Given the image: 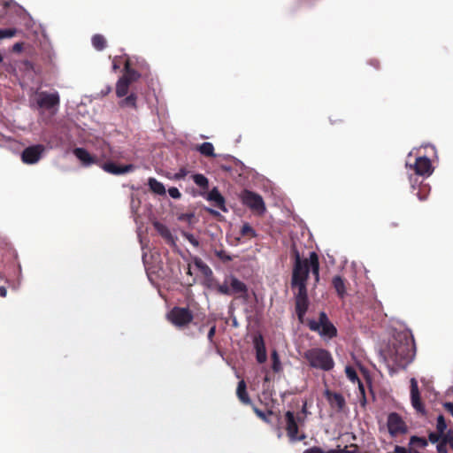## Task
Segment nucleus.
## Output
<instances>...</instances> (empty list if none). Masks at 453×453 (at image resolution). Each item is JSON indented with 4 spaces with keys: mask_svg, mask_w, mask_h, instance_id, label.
Returning a JSON list of instances; mask_svg holds the SVG:
<instances>
[{
    "mask_svg": "<svg viewBox=\"0 0 453 453\" xmlns=\"http://www.w3.org/2000/svg\"><path fill=\"white\" fill-rule=\"evenodd\" d=\"M149 187L152 192L157 195H165V188L163 183L157 180L155 178H150L148 180Z\"/></svg>",
    "mask_w": 453,
    "mask_h": 453,
    "instance_id": "nucleus-27",
    "label": "nucleus"
},
{
    "mask_svg": "<svg viewBox=\"0 0 453 453\" xmlns=\"http://www.w3.org/2000/svg\"><path fill=\"white\" fill-rule=\"evenodd\" d=\"M208 200L213 202L215 206H217L219 209L222 210L223 211H226L225 198L216 188L209 192Z\"/></svg>",
    "mask_w": 453,
    "mask_h": 453,
    "instance_id": "nucleus-20",
    "label": "nucleus"
},
{
    "mask_svg": "<svg viewBox=\"0 0 453 453\" xmlns=\"http://www.w3.org/2000/svg\"><path fill=\"white\" fill-rule=\"evenodd\" d=\"M303 453H343V452L334 451V450L325 452V451H323L322 449H320L319 448H312V449L305 450Z\"/></svg>",
    "mask_w": 453,
    "mask_h": 453,
    "instance_id": "nucleus-42",
    "label": "nucleus"
},
{
    "mask_svg": "<svg viewBox=\"0 0 453 453\" xmlns=\"http://www.w3.org/2000/svg\"><path fill=\"white\" fill-rule=\"evenodd\" d=\"M17 34L16 28H5V29H0V40L5 39V38H12L15 36Z\"/></svg>",
    "mask_w": 453,
    "mask_h": 453,
    "instance_id": "nucleus-35",
    "label": "nucleus"
},
{
    "mask_svg": "<svg viewBox=\"0 0 453 453\" xmlns=\"http://www.w3.org/2000/svg\"><path fill=\"white\" fill-rule=\"evenodd\" d=\"M333 285H334V288H335L337 294L341 297H343L346 293V288H345V284H344L342 278L340 276L334 277Z\"/></svg>",
    "mask_w": 453,
    "mask_h": 453,
    "instance_id": "nucleus-28",
    "label": "nucleus"
},
{
    "mask_svg": "<svg viewBox=\"0 0 453 453\" xmlns=\"http://www.w3.org/2000/svg\"><path fill=\"white\" fill-rule=\"evenodd\" d=\"M153 226L157 232L161 235L163 239H165L168 244L172 246L175 245V238L165 225L157 221L154 222Z\"/></svg>",
    "mask_w": 453,
    "mask_h": 453,
    "instance_id": "nucleus-19",
    "label": "nucleus"
},
{
    "mask_svg": "<svg viewBox=\"0 0 453 453\" xmlns=\"http://www.w3.org/2000/svg\"><path fill=\"white\" fill-rule=\"evenodd\" d=\"M209 213L214 217H218V216H220L219 212L215 211V210H212V209H209Z\"/></svg>",
    "mask_w": 453,
    "mask_h": 453,
    "instance_id": "nucleus-50",
    "label": "nucleus"
},
{
    "mask_svg": "<svg viewBox=\"0 0 453 453\" xmlns=\"http://www.w3.org/2000/svg\"><path fill=\"white\" fill-rule=\"evenodd\" d=\"M111 88L110 86H108V87L106 88V89L102 90V93H103L104 95H107V94H109V93L111 92Z\"/></svg>",
    "mask_w": 453,
    "mask_h": 453,
    "instance_id": "nucleus-51",
    "label": "nucleus"
},
{
    "mask_svg": "<svg viewBox=\"0 0 453 453\" xmlns=\"http://www.w3.org/2000/svg\"><path fill=\"white\" fill-rule=\"evenodd\" d=\"M305 415L304 409L296 415L291 411H287L285 413L288 435L291 441H301L305 438L304 434L299 431V427L304 423Z\"/></svg>",
    "mask_w": 453,
    "mask_h": 453,
    "instance_id": "nucleus-5",
    "label": "nucleus"
},
{
    "mask_svg": "<svg viewBox=\"0 0 453 453\" xmlns=\"http://www.w3.org/2000/svg\"><path fill=\"white\" fill-rule=\"evenodd\" d=\"M305 357L311 366L329 371L334 366V360L331 354L323 349H311L305 352Z\"/></svg>",
    "mask_w": 453,
    "mask_h": 453,
    "instance_id": "nucleus-4",
    "label": "nucleus"
},
{
    "mask_svg": "<svg viewBox=\"0 0 453 453\" xmlns=\"http://www.w3.org/2000/svg\"><path fill=\"white\" fill-rule=\"evenodd\" d=\"M194 264L204 276L207 277L212 274L211 269L200 257H195Z\"/></svg>",
    "mask_w": 453,
    "mask_h": 453,
    "instance_id": "nucleus-29",
    "label": "nucleus"
},
{
    "mask_svg": "<svg viewBox=\"0 0 453 453\" xmlns=\"http://www.w3.org/2000/svg\"><path fill=\"white\" fill-rule=\"evenodd\" d=\"M215 256L224 263H228L233 260V257L228 255L224 250H215Z\"/></svg>",
    "mask_w": 453,
    "mask_h": 453,
    "instance_id": "nucleus-34",
    "label": "nucleus"
},
{
    "mask_svg": "<svg viewBox=\"0 0 453 453\" xmlns=\"http://www.w3.org/2000/svg\"><path fill=\"white\" fill-rule=\"evenodd\" d=\"M44 151L45 146L42 144L29 146L22 151L21 159L25 164H35L40 160Z\"/></svg>",
    "mask_w": 453,
    "mask_h": 453,
    "instance_id": "nucleus-10",
    "label": "nucleus"
},
{
    "mask_svg": "<svg viewBox=\"0 0 453 453\" xmlns=\"http://www.w3.org/2000/svg\"><path fill=\"white\" fill-rule=\"evenodd\" d=\"M253 410L255 411V413L262 419L264 420H266V415L265 412H263L262 411H260L259 409H257V407H253Z\"/></svg>",
    "mask_w": 453,
    "mask_h": 453,
    "instance_id": "nucleus-45",
    "label": "nucleus"
},
{
    "mask_svg": "<svg viewBox=\"0 0 453 453\" xmlns=\"http://www.w3.org/2000/svg\"><path fill=\"white\" fill-rule=\"evenodd\" d=\"M74 156L82 163L84 166H88L93 164H98L97 157L89 154L84 148H76L73 150Z\"/></svg>",
    "mask_w": 453,
    "mask_h": 453,
    "instance_id": "nucleus-17",
    "label": "nucleus"
},
{
    "mask_svg": "<svg viewBox=\"0 0 453 453\" xmlns=\"http://www.w3.org/2000/svg\"><path fill=\"white\" fill-rule=\"evenodd\" d=\"M181 234L194 247H196V248L199 247L200 242H199L198 239L194 236V234H192L188 232H182Z\"/></svg>",
    "mask_w": 453,
    "mask_h": 453,
    "instance_id": "nucleus-38",
    "label": "nucleus"
},
{
    "mask_svg": "<svg viewBox=\"0 0 453 453\" xmlns=\"http://www.w3.org/2000/svg\"><path fill=\"white\" fill-rule=\"evenodd\" d=\"M380 356L391 374L405 368L414 357V340L410 331L395 334Z\"/></svg>",
    "mask_w": 453,
    "mask_h": 453,
    "instance_id": "nucleus-2",
    "label": "nucleus"
},
{
    "mask_svg": "<svg viewBox=\"0 0 453 453\" xmlns=\"http://www.w3.org/2000/svg\"><path fill=\"white\" fill-rule=\"evenodd\" d=\"M445 435L446 434H442L439 432H437V433L432 432L429 434L428 439H429L430 442L436 443V442L441 441L442 440L443 436H445Z\"/></svg>",
    "mask_w": 453,
    "mask_h": 453,
    "instance_id": "nucleus-40",
    "label": "nucleus"
},
{
    "mask_svg": "<svg viewBox=\"0 0 453 453\" xmlns=\"http://www.w3.org/2000/svg\"><path fill=\"white\" fill-rule=\"evenodd\" d=\"M112 68L114 71H116L119 68V65L115 61H113Z\"/></svg>",
    "mask_w": 453,
    "mask_h": 453,
    "instance_id": "nucleus-54",
    "label": "nucleus"
},
{
    "mask_svg": "<svg viewBox=\"0 0 453 453\" xmlns=\"http://www.w3.org/2000/svg\"><path fill=\"white\" fill-rule=\"evenodd\" d=\"M345 372H346V375H347L348 379L350 381L357 382L358 383L359 391H360L361 395H363V403H362V404L364 405L365 403V388H364L363 384L360 382V380H359V379L357 377L356 370L354 368L350 367V366H347L345 368Z\"/></svg>",
    "mask_w": 453,
    "mask_h": 453,
    "instance_id": "nucleus-22",
    "label": "nucleus"
},
{
    "mask_svg": "<svg viewBox=\"0 0 453 453\" xmlns=\"http://www.w3.org/2000/svg\"><path fill=\"white\" fill-rule=\"evenodd\" d=\"M430 193V187L427 184H420L415 195L420 201L426 199Z\"/></svg>",
    "mask_w": 453,
    "mask_h": 453,
    "instance_id": "nucleus-31",
    "label": "nucleus"
},
{
    "mask_svg": "<svg viewBox=\"0 0 453 453\" xmlns=\"http://www.w3.org/2000/svg\"><path fill=\"white\" fill-rule=\"evenodd\" d=\"M428 441L426 439L423 437H418V436H411L410 439V446L411 449H424L427 446Z\"/></svg>",
    "mask_w": 453,
    "mask_h": 453,
    "instance_id": "nucleus-30",
    "label": "nucleus"
},
{
    "mask_svg": "<svg viewBox=\"0 0 453 453\" xmlns=\"http://www.w3.org/2000/svg\"><path fill=\"white\" fill-rule=\"evenodd\" d=\"M196 150L199 151L202 155L209 157H216L214 153V147L211 142H205L196 147Z\"/></svg>",
    "mask_w": 453,
    "mask_h": 453,
    "instance_id": "nucleus-25",
    "label": "nucleus"
},
{
    "mask_svg": "<svg viewBox=\"0 0 453 453\" xmlns=\"http://www.w3.org/2000/svg\"><path fill=\"white\" fill-rule=\"evenodd\" d=\"M240 197L242 203L251 211L258 214H262L265 211V203L261 196L245 189L242 192Z\"/></svg>",
    "mask_w": 453,
    "mask_h": 453,
    "instance_id": "nucleus-8",
    "label": "nucleus"
},
{
    "mask_svg": "<svg viewBox=\"0 0 453 453\" xmlns=\"http://www.w3.org/2000/svg\"><path fill=\"white\" fill-rule=\"evenodd\" d=\"M23 48V44L20 42H17L13 45V50L14 51H20Z\"/></svg>",
    "mask_w": 453,
    "mask_h": 453,
    "instance_id": "nucleus-49",
    "label": "nucleus"
},
{
    "mask_svg": "<svg viewBox=\"0 0 453 453\" xmlns=\"http://www.w3.org/2000/svg\"><path fill=\"white\" fill-rule=\"evenodd\" d=\"M406 167L418 176L427 177L433 173L431 160L426 157H417L414 164L406 162Z\"/></svg>",
    "mask_w": 453,
    "mask_h": 453,
    "instance_id": "nucleus-9",
    "label": "nucleus"
},
{
    "mask_svg": "<svg viewBox=\"0 0 453 453\" xmlns=\"http://www.w3.org/2000/svg\"><path fill=\"white\" fill-rule=\"evenodd\" d=\"M254 347L256 349L257 361L259 364L265 362L267 355H266V349H265L264 339L261 334L255 336Z\"/></svg>",
    "mask_w": 453,
    "mask_h": 453,
    "instance_id": "nucleus-18",
    "label": "nucleus"
},
{
    "mask_svg": "<svg viewBox=\"0 0 453 453\" xmlns=\"http://www.w3.org/2000/svg\"><path fill=\"white\" fill-rule=\"evenodd\" d=\"M7 296V289L4 286H0V296L1 297H6Z\"/></svg>",
    "mask_w": 453,
    "mask_h": 453,
    "instance_id": "nucleus-48",
    "label": "nucleus"
},
{
    "mask_svg": "<svg viewBox=\"0 0 453 453\" xmlns=\"http://www.w3.org/2000/svg\"><path fill=\"white\" fill-rule=\"evenodd\" d=\"M215 334H216V326H215V325H213V326L210 328V330H209V332H208V334H207V338H208V340H209V342H210L211 343H212V342H213V338H214V336H215Z\"/></svg>",
    "mask_w": 453,
    "mask_h": 453,
    "instance_id": "nucleus-43",
    "label": "nucleus"
},
{
    "mask_svg": "<svg viewBox=\"0 0 453 453\" xmlns=\"http://www.w3.org/2000/svg\"><path fill=\"white\" fill-rule=\"evenodd\" d=\"M410 180H411V187H412L413 190H415V189H416V188H415V186H414L413 180H412V175H411V174H410Z\"/></svg>",
    "mask_w": 453,
    "mask_h": 453,
    "instance_id": "nucleus-55",
    "label": "nucleus"
},
{
    "mask_svg": "<svg viewBox=\"0 0 453 453\" xmlns=\"http://www.w3.org/2000/svg\"><path fill=\"white\" fill-rule=\"evenodd\" d=\"M449 435L443 436L442 440L438 442L436 449L438 453H448L447 444H449Z\"/></svg>",
    "mask_w": 453,
    "mask_h": 453,
    "instance_id": "nucleus-36",
    "label": "nucleus"
},
{
    "mask_svg": "<svg viewBox=\"0 0 453 453\" xmlns=\"http://www.w3.org/2000/svg\"><path fill=\"white\" fill-rule=\"evenodd\" d=\"M272 358H273L272 369H273V372H278L280 369V361L279 356L276 351H273L272 353Z\"/></svg>",
    "mask_w": 453,
    "mask_h": 453,
    "instance_id": "nucleus-39",
    "label": "nucleus"
},
{
    "mask_svg": "<svg viewBox=\"0 0 453 453\" xmlns=\"http://www.w3.org/2000/svg\"><path fill=\"white\" fill-rule=\"evenodd\" d=\"M168 194L171 197L174 198V199H179L180 196H181V194L180 192L179 191V189L175 187H173V188H170L168 189Z\"/></svg>",
    "mask_w": 453,
    "mask_h": 453,
    "instance_id": "nucleus-41",
    "label": "nucleus"
},
{
    "mask_svg": "<svg viewBox=\"0 0 453 453\" xmlns=\"http://www.w3.org/2000/svg\"><path fill=\"white\" fill-rule=\"evenodd\" d=\"M37 104L40 108L50 110L58 107L60 104V97L58 92L48 93L42 91L38 93Z\"/></svg>",
    "mask_w": 453,
    "mask_h": 453,
    "instance_id": "nucleus-11",
    "label": "nucleus"
},
{
    "mask_svg": "<svg viewBox=\"0 0 453 453\" xmlns=\"http://www.w3.org/2000/svg\"><path fill=\"white\" fill-rule=\"evenodd\" d=\"M137 96L134 93H131L129 96L123 98L119 101V105L121 108H132L134 110L137 109Z\"/></svg>",
    "mask_w": 453,
    "mask_h": 453,
    "instance_id": "nucleus-24",
    "label": "nucleus"
},
{
    "mask_svg": "<svg viewBox=\"0 0 453 453\" xmlns=\"http://www.w3.org/2000/svg\"><path fill=\"white\" fill-rule=\"evenodd\" d=\"M133 61L131 58H127L126 61H125V64H124V73L123 75L121 76L122 78H126V81L132 84L133 82H135L136 81H138L141 77V73L139 72H137L134 67H133Z\"/></svg>",
    "mask_w": 453,
    "mask_h": 453,
    "instance_id": "nucleus-16",
    "label": "nucleus"
},
{
    "mask_svg": "<svg viewBox=\"0 0 453 453\" xmlns=\"http://www.w3.org/2000/svg\"><path fill=\"white\" fill-rule=\"evenodd\" d=\"M216 288L221 295L238 296L245 299L248 297L247 285L233 275L226 277L223 283L219 284Z\"/></svg>",
    "mask_w": 453,
    "mask_h": 453,
    "instance_id": "nucleus-3",
    "label": "nucleus"
},
{
    "mask_svg": "<svg viewBox=\"0 0 453 453\" xmlns=\"http://www.w3.org/2000/svg\"><path fill=\"white\" fill-rule=\"evenodd\" d=\"M92 45L96 50H104L107 47V41L100 34L94 35L91 39Z\"/></svg>",
    "mask_w": 453,
    "mask_h": 453,
    "instance_id": "nucleus-26",
    "label": "nucleus"
},
{
    "mask_svg": "<svg viewBox=\"0 0 453 453\" xmlns=\"http://www.w3.org/2000/svg\"><path fill=\"white\" fill-rule=\"evenodd\" d=\"M303 252L297 244L293 243L294 266L292 272L291 287L296 298V311L301 322L307 311L309 301L307 296L306 280L310 273L314 277L315 284L319 280V263L316 252L310 251L309 257L303 258Z\"/></svg>",
    "mask_w": 453,
    "mask_h": 453,
    "instance_id": "nucleus-1",
    "label": "nucleus"
},
{
    "mask_svg": "<svg viewBox=\"0 0 453 453\" xmlns=\"http://www.w3.org/2000/svg\"><path fill=\"white\" fill-rule=\"evenodd\" d=\"M411 401L412 407L419 413H425V408L420 399L418 381L416 379H411Z\"/></svg>",
    "mask_w": 453,
    "mask_h": 453,
    "instance_id": "nucleus-13",
    "label": "nucleus"
},
{
    "mask_svg": "<svg viewBox=\"0 0 453 453\" xmlns=\"http://www.w3.org/2000/svg\"><path fill=\"white\" fill-rule=\"evenodd\" d=\"M241 234L243 237L251 238L256 236V232L250 224L245 223L241 228Z\"/></svg>",
    "mask_w": 453,
    "mask_h": 453,
    "instance_id": "nucleus-33",
    "label": "nucleus"
},
{
    "mask_svg": "<svg viewBox=\"0 0 453 453\" xmlns=\"http://www.w3.org/2000/svg\"><path fill=\"white\" fill-rule=\"evenodd\" d=\"M277 432H278V437L280 438V436H281L280 429L277 428Z\"/></svg>",
    "mask_w": 453,
    "mask_h": 453,
    "instance_id": "nucleus-56",
    "label": "nucleus"
},
{
    "mask_svg": "<svg viewBox=\"0 0 453 453\" xmlns=\"http://www.w3.org/2000/svg\"><path fill=\"white\" fill-rule=\"evenodd\" d=\"M130 85L131 84L126 81V78L120 77L116 83V96L120 98L127 96Z\"/></svg>",
    "mask_w": 453,
    "mask_h": 453,
    "instance_id": "nucleus-23",
    "label": "nucleus"
},
{
    "mask_svg": "<svg viewBox=\"0 0 453 453\" xmlns=\"http://www.w3.org/2000/svg\"><path fill=\"white\" fill-rule=\"evenodd\" d=\"M169 322L175 327L183 329L194 319L193 312L188 307H173L166 315Z\"/></svg>",
    "mask_w": 453,
    "mask_h": 453,
    "instance_id": "nucleus-7",
    "label": "nucleus"
},
{
    "mask_svg": "<svg viewBox=\"0 0 453 453\" xmlns=\"http://www.w3.org/2000/svg\"><path fill=\"white\" fill-rule=\"evenodd\" d=\"M308 326L311 331L318 332L319 334L326 339H332L336 336L337 330L331 323L325 312H320L318 320L310 319Z\"/></svg>",
    "mask_w": 453,
    "mask_h": 453,
    "instance_id": "nucleus-6",
    "label": "nucleus"
},
{
    "mask_svg": "<svg viewBox=\"0 0 453 453\" xmlns=\"http://www.w3.org/2000/svg\"><path fill=\"white\" fill-rule=\"evenodd\" d=\"M101 167L107 173L114 174V175H120L127 173L133 170L134 166L132 165H119L113 162H105L101 164Z\"/></svg>",
    "mask_w": 453,
    "mask_h": 453,
    "instance_id": "nucleus-15",
    "label": "nucleus"
},
{
    "mask_svg": "<svg viewBox=\"0 0 453 453\" xmlns=\"http://www.w3.org/2000/svg\"><path fill=\"white\" fill-rule=\"evenodd\" d=\"M272 377H271V373L270 372H267L265 374V381H269L271 380Z\"/></svg>",
    "mask_w": 453,
    "mask_h": 453,
    "instance_id": "nucleus-52",
    "label": "nucleus"
},
{
    "mask_svg": "<svg viewBox=\"0 0 453 453\" xmlns=\"http://www.w3.org/2000/svg\"><path fill=\"white\" fill-rule=\"evenodd\" d=\"M411 449H408L404 447L401 446H395V453H411Z\"/></svg>",
    "mask_w": 453,
    "mask_h": 453,
    "instance_id": "nucleus-44",
    "label": "nucleus"
},
{
    "mask_svg": "<svg viewBox=\"0 0 453 453\" xmlns=\"http://www.w3.org/2000/svg\"><path fill=\"white\" fill-rule=\"evenodd\" d=\"M188 273L191 274V269L188 267Z\"/></svg>",
    "mask_w": 453,
    "mask_h": 453,
    "instance_id": "nucleus-57",
    "label": "nucleus"
},
{
    "mask_svg": "<svg viewBox=\"0 0 453 453\" xmlns=\"http://www.w3.org/2000/svg\"><path fill=\"white\" fill-rule=\"evenodd\" d=\"M444 407L453 417V403H446Z\"/></svg>",
    "mask_w": 453,
    "mask_h": 453,
    "instance_id": "nucleus-46",
    "label": "nucleus"
},
{
    "mask_svg": "<svg viewBox=\"0 0 453 453\" xmlns=\"http://www.w3.org/2000/svg\"><path fill=\"white\" fill-rule=\"evenodd\" d=\"M194 218V215L192 213H188V214H182L180 217V219H187L188 221L191 220V219Z\"/></svg>",
    "mask_w": 453,
    "mask_h": 453,
    "instance_id": "nucleus-47",
    "label": "nucleus"
},
{
    "mask_svg": "<svg viewBox=\"0 0 453 453\" xmlns=\"http://www.w3.org/2000/svg\"><path fill=\"white\" fill-rule=\"evenodd\" d=\"M236 395L238 399L244 404H250L251 401L247 392V386L243 380H240L237 385Z\"/></svg>",
    "mask_w": 453,
    "mask_h": 453,
    "instance_id": "nucleus-21",
    "label": "nucleus"
},
{
    "mask_svg": "<svg viewBox=\"0 0 453 453\" xmlns=\"http://www.w3.org/2000/svg\"><path fill=\"white\" fill-rule=\"evenodd\" d=\"M325 395L326 397V400L331 406V408L338 412L343 411V408L345 407V399L343 395L337 392H331L330 390L326 389L325 391Z\"/></svg>",
    "mask_w": 453,
    "mask_h": 453,
    "instance_id": "nucleus-14",
    "label": "nucleus"
},
{
    "mask_svg": "<svg viewBox=\"0 0 453 453\" xmlns=\"http://www.w3.org/2000/svg\"><path fill=\"white\" fill-rule=\"evenodd\" d=\"M194 182L200 187L201 188H208V179L200 173H196L193 176Z\"/></svg>",
    "mask_w": 453,
    "mask_h": 453,
    "instance_id": "nucleus-32",
    "label": "nucleus"
},
{
    "mask_svg": "<svg viewBox=\"0 0 453 453\" xmlns=\"http://www.w3.org/2000/svg\"><path fill=\"white\" fill-rule=\"evenodd\" d=\"M437 432L445 434V431L447 429V424L442 415L438 416L437 423H436Z\"/></svg>",
    "mask_w": 453,
    "mask_h": 453,
    "instance_id": "nucleus-37",
    "label": "nucleus"
},
{
    "mask_svg": "<svg viewBox=\"0 0 453 453\" xmlns=\"http://www.w3.org/2000/svg\"><path fill=\"white\" fill-rule=\"evenodd\" d=\"M388 428L392 435L403 434L406 430L404 422L396 413H391L388 418Z\"/></svg>",
    "mask_w": 453,
    "mask_h": 453,
    "instance_id": "nucleus-12",
    "label": "nucleus"
},
{
    "mask_svg": "<svg viewBox=\"0 0 453 453\" xmlns=\"http://www.w3.org/2000/svg\"><path fill=\"white\" fill-rule=\"evenodd\" d=\"M449 444L453 449V437L449 434Z\"/></svg>",
    "mask_w": 453,
    "mask_h": 453,
    "instance_id": "nucleus-53",
    "label": "nucleus"
}]
</instances>
